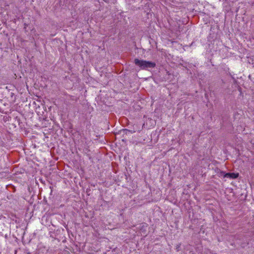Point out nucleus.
Segmentation results:
<instances>
[{
	"label": "nucleus",
	"mask_w": 254,
	"mask_h": 254,
	"mask_svg": "<svg viewBox=\"0 0 254 254\" xmlns=\"http://www.w3.org/2000/svg\"><path fill=\"white\" fill-rule=\"evenodd\" d=\"M134 63L135 65L140 67L141 69H146L149 68H153L155 66V63L151 62L140 60L138 59H135Z\"/></svg>",
	"instance_id": "1"
},
{
	"label": "nucleus",
	"mask_w": 254,
	"mask_h": 254,
	"mask_svg": "<svg viewBox=\"0 0 254 254\" xmlns=\"http://www.w3.org/2000/svg\"><path fill=\"white\" fill-rule=\"evenodd\" d=\"M239 174L238 173L236 174L234 173H226L224 175V177L229 178L231 179H236L238 177Z\"/></svg>",
	"instance_id": "2"
}]
</instances>
